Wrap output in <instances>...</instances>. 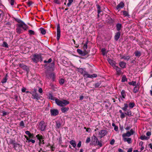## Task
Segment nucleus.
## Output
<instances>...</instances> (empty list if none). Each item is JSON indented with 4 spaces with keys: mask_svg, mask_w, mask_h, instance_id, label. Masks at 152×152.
<instances>
[{
    "mask_svg": "<svg viewBox=\"0 0 152 152\" xmlns=\"http://www.w3.org/2000/svg\"><path fill=\"white\" fill-rule=\"evenodd\" d=\"M48 98L53 101H55L57 104H68L69 103V101L63 99H59L57 97H54L52 94L50 93L48 95Z\"/></svg>",
    "mask_w": 152,
    "mask_h": 152,
    "instance_id": "1",
    "label": "nucleus"
},
{
    "mask_svg": "<svg viewBox=\"0 0 152 152\" xmlns=\"http://www.w3.org/2000/svg\"><path fill=\"white\" fill-rule=\"evenodd\" d=\"M91 144L94 146L98 145L100 147L102 146L101 141H99L96 135L94 134L91 137Z\"/></svg>",
    "mask_w": 152,
    "mask_h": 152,
    "instance_id": "2",
    "label": "nucleus"
},
{
    "mask_svg": "<svg viewBox=\"0 0 152 152\" xmlns=\"http://www.w3.org/2000/svg\"><path fill=\"white\" fill-rule=\"evenodd\" d=\"M16 26V32L18 34H20L23 32V30L22 29H23L24 30H26L28 27V26L25 24L24 25L22 24H17Z\"/></svg>",
    "mask_w": 152,
    "mask_h": 152,
    "instance_id": "3",
    "label": "nucleus"
},
{
    "mask_svg": "<svg viewBox=\"0 0 152 152\" xmlns=\"http://www.w3.org/2000/svg\"><path fill=\"white\" fill-rule=\"evenodd\" d=\"M33 61L35 63H37L39 61L41 62L42 61V58L41 54H35L33 55V57L31 58Z\"/></svg>",
    "mask_w": 152,
    "mask_h": 152,
    "instance_id": "4",
    "label": "nucleus"
},
{
    "mask_svg": "<svg viewBox=\"0 0 152 152\" xmlns=\"http://www.w3.org/2000/svg\"><path fill=\"white\" fill-rule=\"evenodd\" d=\"M47 126V124L43 121H40L38 125V129L42 131H45Z\"/></svg>",
    "mask_w": 152,
    "mask_h": 152,
    "instance_id": "5",
    "label": "nucleus"
},
{
    "mask_svg": "<svg viewBox=\"0 0 152 152\" xmlns=\"http://www.w3.org/2000/svg\"><path fill=\"white\" fill-rule=\"evenodd\" d=\"M77 51L79 55L82 56H84L87 55L90 52L89 50H83V51L80 49H77Z\"/></svg>",
    "mask_w": 152,
    "mask_h": 152,
    "instance_id": "6",
    "label": "nucleus"
},
{
    "mask_svg": "<svg viewBox=\"0 0 152 152\" xmlns=\"http://www.w3.org/2000/svg\"><path fill=\"white\" fill-rule=\"evenodd\" d=\"M107 133V131L106 130H101L98 132V137L101 139L106 135Z\"/></svg>",
    "mask_w": 152,
    "mask_h": 152,
    "instance_id": "7",
    "label": "nucleus"
},
{
    "mask_svg": "<svg viewBox=\"0 0 152 152\" xmlns=\"http://www.w3.org/2000/svg\"><path fill=\"white\" fill-rule=\"evenodd\" d=\"M36 137L39 140V145H41V144H44V139L45 137L39 134H38L36 136Z\"/></svg>",
    "mask_w": 152,
    "mask_h": 152,
    "instance_id": "8",
    "label": "nucleus"
},
{
    "mask_svg": "<svg viewBox=\"0 0 152 152\" xmlns=\"http://www.w3.org/2000/svg\"><path fill=\"white\" fill-rule=\"evenodd\" d=\"M61 31L60 29V26L59 24L57 25V40L58 41L60 37Z\"/></svg>",
    "mask_w": 152,
    "mask_h": 152,
    "instance_id": "9",
    "label": "nucleus"
},
{
    "mask_svg": "<svg viewBox=\"0 0 152 152\" xmlns=\"http://www.w3.org/2000/svg\"><path fill=\"white\" fill-rule=\"evenodd\" d=\"M114 69L116 70V74L117 75L119 76L123 74V73L121 70V69L118 66H115Z\"/></svg>",
    "mask_w": 152,
    "mask_h": 152,
    "instance_id": "10",
    "label": "nucleus"
},
{
    "mask_svg": "<svg viewBox=\"0 0 152 152\" xmlns=\"http://www.w3.org/2000/svg\"><path fill=\"white\" fill-rule=\"evenodd\" d=\"M50 112L52 116H55L58 114L59 112L57 109H51Z\"/></svg>",
    "mask_w": 152,
    "mask_h": 152,
    "instance_id": "11",
    "label": "nucleus"
},
{
    "mask_svg": "<svg viewBox=\"0 0 152 152\" xmlns=\"http://www.w3.org/2000/svg\"><path fill=\"white\" fill-rule=\"evenodd\" d=\"M19 66L22 68L23 69L26 70L28 72L29 71V69L28 67L25 65L24 64H19Z\"/></svg>",
    "mask_w": 152,
    "mask_h": 152,
    "instance_id": "12",
    "label": "nucleus"
},
{
    "mask_svg": "<svg viewBox=\"0 0 152 152\" xmlns=\"http://www.w3.org/2000/svg\"><path fill=\"white\" fill-rule=\"evenodd\" d=\"M62 121V120H59L56 121V128H59L61 126Z\"/></svg>",
    "mask_w": 152,
    "mask_h": 152,
    "instance_id": "13",
    "label": "nucleus"
},
{
    "mask_svg": "<svg viewBox=\"0 0 152 152\" xmlns=\"http://www.w3.org/2000/svg\"><path fill=\"white\" fill-rule=\"evenodd\" d=\"M96 6L97 7V16L99 18V17L100 14L102 15V14H101V13L102 12V11H101V7L98 4H97L96 5Z\"/></svg>",
    "mask_w": 152,
    "mask_h": 152,
    "instance_id": "14",
    "label": "nucleus"
},
{
    "mask_svg": "<svg viewBox=\"0 0 152 152\" xmlns=\"http://www.w3.org/2000/svg\"><path fill=\"white\" fill-rule=\"evenodd\" d=\"M123 140L125 142H127L128 144H130L132 142L131 138L129 137H122Z\"/></svg>",
    "mask_w": 152,
    "mask_h": 152,
    "instance_id": "15",
    "label": "nucleus"
},
{
    "mask_svg": "<svg viewBox=\"0 0 152 152\" xmlns=\"http://www.w3.org/2000/svg\"><path fill=\"white\" fill-rule=\"evenodd\" d=\"M124 6V4L122 1L116 7V9L117 10L119 9H121L123 8Z\"/></svg>",
    "mask_w": 152,
    "mask_h": 152,
    "instance_id": "16",
    "label": "nucleus"
},
{
    "mask_svg": "<svg viewBox=\"0 0 152 152\" xmlns=\"http://www.w3.org/2000/svg\"><path fill=\"white\" fill-rule=\"evenodd\" d=\"M101 84V82L100 81L98 82H96L93 84V88H99L101 87L100 86Z\"/></svg>",
    "mask_w": 152,
    "mask_h": 152,
    "instance_id": "17",
    "label": "nucleus"
},
{
    "mask_svg": "<svg viewBox=\"0 0 152 152\" xmlns=\"http://www.w3.org/2000/svg\"><path fill=\"white\" fill-rule=\"evenodd\" d=\"M121 36V32L120 31H118L115 34L114 36L115 40L117 41L120 38Z\"/></svg>",
    "mask_w": 152,
    "mask_h": 152,
    "instance_id": "18",
    "label": "nucleus"
},
{
    "mask_svg": "<svg viewBox=\"0 0 152 152\" xmlns=\"http://www.w3.org/2000/svg\"><path fill=\"white\" fill-rule=\"evenodd\" d=\"M77 69L78 70V72H80L81 74H83H83H84L85 72H86V68H77Z\"/></svg>",
    "mask_w": 152,
    "mask_h": 152,
    "instance_id": "19",
    "label": "nucleus"
},
{
    "mask_svg": "<svg viewBox=\"0 0 152 152\" xmlns=\"http://www.w3.org/2000/svg\"><path fill=\"white\" fill-rule=\"evenodd\" d=\"M116 29L118 31H120L121 28H122V24L120 23L116 24Z\"/></svg>",
    "mask_w": 152,
    "mask_h": 152,
    "instance_id": "20",
    "label": "nucleus"
},
{
    "mask_svg": "<svg viewBox=\"0 0 152 152\" xmlns=\"http://www.w3.org/2000/svg\"><path fill=\"white\" fill-rule=\"evenodd\" d=\"M107 61L112 66H114L115 67L116 66L115 64V62L113 60L110 58H108Z\"/></svg>",
    "mask_w": 152,
    "mask_h": 152,
    "instance_id": "21",
    "label": "nucleus"
},
{
    "mask_svg": "<svg viewBox=\"0 0 152 152\" xmlns=\"http://www.w3.org/2000/svg\"><path fill=\"white\" fill-rule=\"evenodd\" d=\"M85 73L83 74V76L86 78H92V75L88 74V73L87 72H85Z\"/></svg>",
    "mask_w": 152,
    "mask_h": 152,
    "instance_id": "22",
    "label": "nucleus"
},
{
    "mask_svg": "<svg viewBox=\"0 0 152 152\" xmlns=\"http://www.w3.org/2000/svg\"><path fill=\"white\" fill-rule=\"evenodd\" d=\"M13 18L16 21L19 23L18 24H22L23 25L25 24L24 23L19 19L16 18L14 17Z\"/></svg>",
    "mask_w": 152,
    "mask_h": 152,
    "instance_id": "23",
    "label": "nucleus"
},
{
    "mask_svg": "<svg viewBox=\"0 0 152 152\" xmlns=\"http://www.w3.org/2000/svg\"><path fill=\"white\" fill-rule=\"evenodd\" d=\"M126 63L123 61L119 63V65L122 68H124L126 67Z\"/></svg>",
    "mask_w": 152,
    "mask_h": 152,
    "instance_id": "24",
    "label": "nucleus"
},
{
    "mask_svg": "<svg viewBox=\"0 0 152 152\" xmlns=\"http://www.w3.org/2000/svg\"><path fill=\"white\" fill-rule=\"evenodd\" d=\"M8 77L7 74L5 75V77L2 79L1 80V83H6L7 82V77Z\"/></svg>",
    "mask_w": 152,
    "mask_h": 152,
    "instance_id": "25",
    "label": "nucleus"
},
{
    "mask_svg": "<svg viewBox=\"0 0 152 152\" xmlns=\"http://www.w3.org/2000/svg\"><path fill=\"white\" fill-rule=\"evenodd\" d=\"M15 142L16 141L15 140L10 139V141L8 142H7V143L8 145H12L13 146Z\"/></svg>",
    "mask_w": 152,
    "mask_h": 152,
    "instance_id": "26",
    "label": "nucleus"
},
{
    "mask_svg": "<svg viewBox=\"0 0 152 152\" xmlns=\"http://www.w3.org/2000/svg\"><path fill=\"white\" fill-rule=\"evenodd\" d=\"M132 135L129 131H128L126 133H124L122 135V137H129Z\"/></svg>",
    "mask_w": 152,
    "mask_h": 152,
    "instance_id": "27",
    "label": "nucleus"
},
{
    "mask_svg": "<svg viewBox=\"0 0 152 152\" xmlns=\"http://www.w3.org/2000/svg\"><path fill=\"white\" fill-rule=\"evenodd\" d=\"M69 109V108L68 107H63L61 108V110L62 113H64L67 111Z\"/></svg>",
    "mask_w": 152,
    "mask_h": 152,
    "instance_id": "28",
    "label": "nucleus"
},
{
    "mask_svg": "<svg viewBox=\"0 0 152 152\" xmlns=\"http://www.w3.org/2000/svg\"><path fill=\"white\" fill-rule=\"evenodd\" d=\"M135 56L136 57H140L141 55V53L138 50L136 51L134 53Z\"/></svg>",
    "mask_w": 152,
    "mask_h": 152,
    "instance_id": "29",
    "label": "nucleus"
},
{
    "mask_svg": "<svg viewBox=\"0 0 152 152\" xmlns=\"http://www.w3.org/2000/svg\"><path fill=\"white\" fill-rule=\"evenodd\" d=\"M121 94L122 97L121 98H125V96H126V93L124 90H123L121 91Z\"/></svg>",
    "mask_w": 152,
    "mask_h": 152,
    "instance_id": "30",
    "label": "nucleus"
},
{
    "mask_svg": "<svg viewBox=\"0 0 152 152\" xmlns=\"http://www.w3.org/2000/svg\"><path fill=\"white\" fill-rule=\"evenodd\" d=\"M32 96L33 98L36 99L37 100H38L39 99V95L36 93H35L34 94H33Z\"/></svg>",
    "mask_w": 152,
    "mask_h": 152,
    "instance_id": "31",
    "label": "nucleus"
},
{
    "mask_svg": "<svg viewBox=\"0 0 152 152\" xmlns=\"http://www.w3.org/2000/svg\"><path fill=\"white\" fill-rule=\"evenodd\" d=\"M70 143L74 147H75L76 146V143L75 141L72 140L70 141Z\"/></svg>",
    "mask_w": 152,
    "mask_h": 152,
    "instance_id": "32",
    "label": "nucleus"
},
{
    "mask_svg": "<svg viewBox=\"0 0 152 152\" xmlns=\"http://www.w3.org/2000/svg\"><path fill=\"white\" fill-rule=\"evenodd\" d=\"M149 138V137H146L145 135L141 136L140 137V139L142 140H148Z\"/></svg>",
    "mask_w": 152,
    "mask_h": 152,
    "instance_id": "33",
    "label": "nucleus"
},
{
    "mask_svg": "<svg viewBox=\"0 0 152 152\" xmlns=\"http://www.w3.org/2000/svg\"><path fill=\"white\" fill-rule=\"evenodd\" d=\"M139 89V87L137 86L136 85L134 87L133 89V92L134 93H136L137 92Z\"/></svg>",
    "mask_w": 152,
    "mask_h": 152,
    "instance_id": "34",
    "label": "nucleus"
},
{
    "mask_svg": "<svg viewBox=\"0 0 152 152\" xmlns=\"http://www.w3.org/2000/svg\"><path fill=\"white\" fill-rule=\"evenodd\" d=\"M20 146V145L19 144L17 143L16 142H15L14 146H13V148H14L15 149H16V148L17 147L19 148Z\"/></svg>",
    "mask_w": 152,
    "mask_h": 152,
    "instance_id": "35",
    "label": "nucleus"
},
{
    "mask_svg": "<svg viewBox=\"0 0 152 152\" xmlns=\"http://www.w3.org/2000/svg\"><path fill=\"white\" fill-rule=\"evenodd\" d=\"M41 33L42 34H45L46 33V31L45 30L42 28H40Z\"/></svg>",
    "mask_w": 152,
    "mask_h": 152,
    "instance_id": "36",
    "label": "nucleus"
},
{
    "mask_svg": "<svg viewBox=\"0 0 152 152\" xmlns=\"http://www.w3.org/2000/svg\"><path fill=\"white\" fill-rule=\"evenodd\" d=\"M127 79L126 78V76L125 75H124L123 76L121 80L122 82H124L125 81H127Z\"/></svg>",
    "mask_w": 152,
    "mask_h": 152,
    "instance_id": "37",
    "label": "nucleus"
},
{
    "mask_svg": "<svg viewBox=\"0 0 152 152\" xmlns=\"http://www.w3.org/2000/svg\"><path fill=\"white\" fill-rule=\"evenodd\" d=\"M128 84L130 85H132L133 86H136V81H132L131 82H129Z\"/></svg>",
    "mask_w": 152,
    "mask_h": 152,
    "instance_id": "38",
    "label": "nucleus"
},
{
    "mask_svg": "<svg viewBox=\"0 0 152 152\" xmlns=\"http://www.w3.org/2000/svg\"><path fill=\"white\" fill-rule=\"evenodd\" d=\"M55 65V63L54 62H52L49 64V67L50 69H53L54 68Z\"/></svg>",
    "mask_w": 152,
    "mask_h": 152,
    "instance_id": "39",
    "label": "nucleus"
},
{
    "mask_svg": "<svg viewBox=\"0 0 152 152\" xmlns=\"http://www.w3.org/2000/svg\"><path fill=\"white\" fill-rule=\"evenodd\" d=\"M29 34L30 35H34L35 34L34 31L32 30H29L28 31Z\"/></svg>",
    "mask_w": 152,
    "mask_h": 152,
    "instance_id": "40",
    "label": "nucleus"
},
{
    "mask_svg": "<svg viewBox=\"0 0 152 152\" xmlns=\"http://www.w3.org/2000/svg\"><path fill=\"white\" fill-rule=\"evenodd\" d=\"M122 12L123 13V15L125 16H129V14L126 11H122Z\"/></svg>",
    "mask_w": 152,
    "mask_h": 152,
    "instance_id": "41",
    "label": "nucleus"
},
{
    "mask_svg": "<svg viewBox=\"0 0 152 152\" xmlns=\"http://www.w3.org/2000/svg\"><path fill=\"white\" fill-rule=\"evenodd\" d=\"M2 46H3L4 47L6 48H8V45L7 43L5 42H3V43L2 45Z\"/></svg>",
    "mask_w": 152,
    "mask_h": 152,
    "instance_id": "42",
    "label": "nucleus"
},
{
    "mask_svg": "<svg viewBox=\"0 0 152 152\" xmlns=\"http://www.w3.org/2000/svg\"><path fill=\"white\" fill-rule=\"evenodd\" d=\"M88 41H87L85 43V44L83 45V50H86V49L88 48Z\"/></svg>",
    "mask_w": 152,
    "mask_h": 152,
    "instance_id": "43",
    "label": "nucleus"
},
{
    "mask_svg": "<svg viewBox=\"0 0 152 152\" xmlns=\"http://www.w3.org/2000/svg\"><path fill=\"white\" fill-rule=\"evenodd\" d=\"M68 1L69 2L67 3V6L68 7H69L71 5V4L73 1V0H68Z\"/></svg>",
    "mask_w": 152,
    "mask_h": 152,
    "instance_id": "44",
    "label": "nucleus"
},
{
    "mask_svg": "<svg viewBox=\"0 0 152 152\" xmlns=\"http://www.w3.org/2000/svg\"><path fill=\"white\" fill-rule=\"evenodd\" d=\"M128 105H125L124 107L122 108V109L124 111H126L127 110H128Z\"/></svg>",
    "mask_w": 152,
    "mask_h": 152,
    "instance_id": "45",
    "label": "nucleus"
},
{
    "mask_svg": "<svg viewBox=\"0 0 152 152\" xmlns=\"http://www.w3.org/2000/svg\"><path fill=\"white\" fill-rule=\"evenodd\" d=\"M52 61V59L51 58H49L48 61H47L46 60H45L44 61V63H50Z\"/></svg>",
    "mask_w": 152,
    "mask_h": 152,
    "instance_id": "46",
    "label": "nucleus"
},
{
    "mask_svg": "<svg viewBox=\"0 0 152 152\" xmlns=\"http://www.w3.org/2000/svg\"><path fill=\"white\" fill-rule=\"evenodd\" d=\"M64 79L62 78L61 79L59 80V83L61 85L63 84L64 83Z\"/></svg>",
    "mask_w": 152,
    "mask_h": 152,
    "instance_id": "47",
    "label": "nucleus"
},
{
    "mask_svg": "<svg viewBox=\"0 0 152 152\" xmlns=\"http://www.w3.org/2000/svg\"><path fill=\"white\" fill-rule=\"evenodd\" d=\"M27 4L29 7H30L31 5L33 4V3L32 1H29L27 2Z\"/></svg>",
    "mask_w": 152,
    "mask_h": 152,
    "instance_id": "48",
    "label": "nucleus"
},
{
    "mask_svg": "<svg viewBox=\"0 0 152 152\" xmlns=\"http://www.w3.org/2000/svg\"><path fill=\"white\" fill-rule=\"evenodd\" d=\"M125 114L128 115L129 116H132V113L130 111H128L126 113H125Z\"/></svg>",
    "mask_w": 152,
    "mask_h": 152,
    "instance_id": "49",
    "label": "nucleus"
},
{
    "mask_svg": "<svg viewBox=\"0 0 152 152\" xmlns=\"http://www.w3.org/2000/svg\"><path fill=\"white\" fill-rule=\"evenodd\" d=\"M130 133L131 135H132L135 133V130L133 129H131L130 130Z\"/></svg>",
    "mask_w": 152,
    "mask_h": 152,
    "instance_id": "50",
    "label": "nucleus"
},
{
    "mask_svg": "<svg viewBox=\"0 0 152 152\" xmlns=\"http://www.w3.org/2000/svg\"><path fill=\"white\" fill-rule=\"evenodd\" d=\"M28 142H31L32 143H34L35 142V140H34L29 139L28 141Z\"/></svg>",
    "mask_w": 152,
    "mask_h": 152,
    "instance_id": "51",
    "label": "nucleus"
},
{
    "mask_svg": "<svg viewBox=\"0 0 152 152\" xmlns=\"http://www.w3.org/2000/svg\"><path fill=\"white\" fill-rule=\"evenodd\" d=\"M130 57L129 56H124V59L125 60H127V61H128L129 59H130Z\"/></svg>",
    "mask_w": 152,
    "mask_h": 152,
    "instance_id": "52",
    "label": "nucleus"
},
{
    "mask_svg": "<svg viewBox=\"0 0 152 152\" xmlns=\"http://www.w3.org/2000/svg\"><path fill=\"white\" fill-rule=\"evenodd\" d=\"M15 2V0H10V3L11 6H13L14 5Z\"/></svg>",
    "mask_w": 152,
    "mask_h": 152,
    "instance_id": "53",
    "label": "nucleus"
},
{
    "mask_svg": "<svg viewBox=\"0 0 152 152\" xmlns=\"http://www.w3.org/2000/svg\"><path fill=\"white\" fill-rule=\"evenodd\" d=\"M101 51L103 55H104L105 54V48H102L101 50Z\"/></svg>",
    "mask_w": 152,
    "mask_h": 152,
    "instance_id": "54",
    "label": "nucleus"
},
{
    "mask_svg": "<svg viewBox=\"0 0 152 152\" xmlns=\"http://www.w3.org/2000/svg\"><path fill=\"white\" fill-rule=\"evenodd\" d=\"M90 137H88L86 140V143H88L90 141Z\"/></svg>",
    "mask_w": 152,
    "mask_h": 152,
    "instance_id": "55",
    "label": "nucleus"
},
{
    "mask_svg": "<svg viewBox=\"0 0 152 152\" xmlns=\"http://www.w3.org/2000/svg\"><path fill=\"white\" fill-rule=\"evenodd\" d=\"M36 90L35 89H34L32 91L30 92V94L33 95V94H35L36 93Z\"/></svg>",
    "mask_w": 152,
    "mask_h": 152,
    "instance_id": "56",
    "label": "nucleus"
},
{
    "mask_svg": "<svg viewBox=\"0 0 152 152\" xmlns=\"http://www.w3.org/2000/svg\"><path fill=\"white\" fill-rule=\"evenodd\" d=\"M20 126H24V124L23 121H22L20 123Z\"/></svg>",
    "mask_w": 152,
    "mask_h": 152,
    "instance_id": "57",
    "label": "nucleus"
},
{
    "mask_svg": "<svg viewBox=\"0 0 152 152\" xmlns=\"http://www.w3.org/2000/svg\"><path fill=\"white\" fill-rule=\"evenodd\" d=\"M54 2L55 3L58 4H60L61 3L60 1H59L58 0H53Z\"/></svg>",
    "mask_w": 152,
    "mask_h": 152,
    "instance_id": "58",
    "label": "nucleus"
},
{
    "mask_svg": "<svg viewBox=\"0 0 152 152\" xmlns=\"http://www.w3.org/2000/svg\"><path fill=\"white\" fill-rule=\"evenodd\" d=\"M2 115L5 116L7 115V113L5 111H2Z\"/></svg>",
    "mask_w": 152,
    "mask_h": 152,
    "instance_id": "59",
    "label": "nucleus"
},
{
    "mask_svg": "<svg viewBox=\"0 0 152 152\" xmlns=\"http://www.w3.org/2000/svg\"><path fill=\"white\" fill-rule=\"evenodd\" d=\"M125 117V115L123 113L121 114L120 115V117L121 118L123 119Z\"/></svg>",
    "mask_w": 152,
    "mask_h": 152,
    "instance_id": "60",
    "label": "nucleus"
},
{
    "mask_svg": "<svg viewBox=\"0 0 152 152\" xmlns=\"http://www.w3.org/2000/svg\"><path fill=\"white\" fill-rule=\"evenodd\" d=\"M115 142V140L114 139H113L110 142V144L111 145H113L114 144Z\"/></svg>",
    "mask_w": 152,
    "mask_h": 152,
    "instance_id": "61",
    "label": "nucleus"
},
{
    "mask_svg": "<svg viewBox=\"0 0 152 152\" xmlns=\"http://www.w3.org/2000/svg\"><path fill=\"white\" fill-rule=\"evenodd\" d=\"M28 136L30 138H33L34 137V134H33L30 133L29 135H28Z\"/></svg>",
    "mask_w": 152,
    "mask_h": 152,
    "instance_id": "62",
    "label": "nucleus"
},
{
    "mask_svg": "<svg viewBox=\"0 0 152 152\" xmlns=\"http://www.w3.org/2000/svg\"><path fill=\"white\" fill-rule=\"evenodd\" d=\"M81 141H79L77 145V146L78 148H80V146H81Z\"/></svg>",
    "mask_w": 152,
    "mask_h": 152,
    "instance_id": "63",
    "label": "nucleus"
},
{
    "mask_svg": "<svg viewBox=\"0 0 152 152\" xmlns=\"http://www.w3.org/2000/svg\"><path fill=\"white\" fill-rule=\"evenodd\" d=\"M146 135L148 136H150L151 135V133L150 132H148L146 133Z\"/></svg>",
    "mask_w": 152,
    "mask_h": 152,
    "instance_id": "64",
    "label": "nucleus"
}]
</instances>
